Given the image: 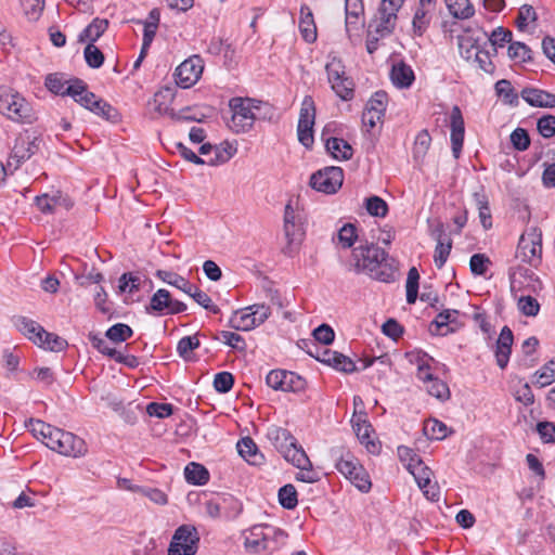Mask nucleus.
Instances as JSON below:
<instances>
[{
	"label": "nucleus",
	"mask_w": 555,
	"mask_h": 555,
	"mask_svg": "<svg viewBox=\"0 0 555 555\" xmlns=\"http://www.w3.org/2000/svg\"><path fill=\"white\" fill-rule=\"evenodd\" d=\"M26 426L36 439L52 451L70 457H81L87 453L86 442L73 433L33 418Z\"/></svg>",
	"instance_id": "1"
},
{
	"label": "nucleus",
	"mask_w": 555,
	"mask_h": 555,
	"mask_svg": "<svg viewBox=\"0 0 555 555\" xmlns=\"http://www.w3.org/2000/svg\"><path fill=\"white\" fill-rule=\"evenodd\" d=\"M347 269L358 274H367L382 282L393 280V271L387 264L386 251L373 243L360 244L353 248L347 262Z\"/></svg>",
	"instance_id": "2"
},
{
	"label": "nucleus",
	"mask_w": 555,
	"mask_h": 555,
	"mask_svg": "<svg viewBox=\"0 0 555 555\" xmlns=\"http://www.w3.org/2000/svg\"><path fill=\"white\" fill-rule=\"evenodd\" d=\"M244 548L249 554L268 555L285 545L288 534L274 526L256 525L243 532Z\"/></svg>",
	"instance_id": "3"
},
{
	"label": "nucleus",
	"mask_w": 555,
	"mask_h": 555,
	"mask_svg": "<svg viewBox=\"0 0 555 555\" xmlns=\"http://www.w3.org/2000/svg\"><path fill=\"white\" fill-rule=\"evenodd\" d=\"M230 128L237 133L251 129L257 119H270L273 115V108L269 103L249 98H234L230 101Z\"/></svg>",
	"instance_id": "4"
},
{
	"label": "nucleus",
	"mask_w": 555,
	"mask_h": 555,
	"mask_svg": "<svg viewBox=\"0 0 555 555\" xmlns=\"http://www.w3.org/2000/svg\"><path fill=\"white\" fill-rule=\"evenodd\" d=\"M0 114L17 124H33L37 113L33 105L12 88L0 87Z\"/></svg>",
	"instance_id": "5"
},
{
	"label": "nucleus",
	"mask_w": 555,
	"mask_h": 555,
	"mask_svg": "<svg viewBox=\"0 0 555 555\" xmlns=\"http://www.w3.org/2000/svg\"><path fill=\"white\" fill-rule=\"evenodd\" d=\"M267 438L287 462L292 464L308 462L305 450L298 446L296 438L287 429L270 426Z\"/></svg>",
	"instance_id": "6"
},
{
	"label": "nucleus",
	"mask_w": 555,
	"mask_h": 555,
	"mask_svg": "<svg viewBox=\"0 0 555 555\" xmlns=\"http://www.w3.org/2000/svg\"><path fill=\"white\" fill-rule=\"evenodd\" d=\"M14 324L23 335L43 349L61 351L66 346V341L63 338L53 333H48L34 320L18 317L15 319Z\"/></svg>",
	"instance_id": "7"
},
{
	"label": "nucleus",
	"mask_w": 555,
	"mask_h": 555,
	"mask_svg": "<svg viewBox=\"0 0 555 555\" xmlns=\"http://www.w3.org/2000/svg\"><path fill=\"white\" fill-rule=\"evenodd\" d=\"M336 469L362 492L370 491L372 483L370 476L359 461L350 453L343 450L334 451Z\"/></svg>",
	"instance_id": "8"
},
{
	"label": "nucleus",
	"mask_w": 555,
	"mask_h": 555,
	"mask_svg": "<svg viewBox=\"0 0 555 555\" xmlns=\"http://www.w3.org/2000/svg\"><path fill=\"white\" fill-rule=\"evenodd\" d=\"M404 0H382L375 18L370 24L371 33L386 37L392 33L397 24V13Z\"/></svg>",
	"instance_id": "9"
},
{
	"label": "nucleus",
	"mask_w": 555,
	"mask_h": 555,
	"mask_svg": "<svg viewBox=\"0 0 555 555\" xmlns=\"http://www.w3.org/2000/svg\"><path fill=\"white\" fill-rule=\"evenodd\" d=\"M542 255V232L537 227H531L520 236L516 249V258L521 262L537 266Z\"/></svg>",
	"instance_id": "10"
},
{
	"label": "nucleus",
	"mask_w": 555,
	"mask_h": 555,
	"mask_svg": "<svg viewBox=\"0 0 555 555\" xmlns=\"http://www.w3.org/2000/svg\"><path fill=\"white\" fill-rule=\"evenodd\" d=\"M199 534L192 525L178 527L168 547V555H195L198 550Z\"/></svg>",
	"instance_id": "11"
},
{
	"label": "nucleus",
	"mask_w": 555,
	"mask_h": 555,
	"mask_svg": "<svg viewBox=\"0 0 555 555\" xmlns=\"http://www.w3.org/2000/svg\"><path fill=\"white\" fill-rule=\"evenodd\" d=\"M333 91L345 101L353 98V82L346 76L345 66L337 57H332L325 66Z\"/></svg>",
	"instance_id": "12"
},
{
	"label": "nucleus",
	"mask_w": 555,
	"mask_h": 555,
	"mask_svg": "<svg viewBox=\"0 0 555 555\" xmlns=\"http://www.w3.org/2000/svg\"><path fill=\"white\" fill-rule=\"evenodd\" d=\"M39 138L33 135L28 131L16 138L15 144L8 159V168L11 172L16 170L22 163L30 158V156L39 150Z\"/></svg>",
	"instance_id": "13"
},
{
	"label": "nucleus",
	"mask_w": 555,
	"mask_h": 555,
	"mask_svg": "<svg viewBox=\"0 0 555 555\" xmlns=\"http://www.w3.org/2000/svg\"><path fill=\"white\" fill-rule=\"evenodd\" d=\"M315 119V105L311 95H306L301 102L297 134L299 142L310 147L313 144V126Z\"/></svg>",
	"instance_id": "14"
},
{
	"label": "nucleus",
	"mask_w": 555,
	"mask_h": 555,
	"mask_svg": "<svg viewBox=\"0 0 555 555\" xmlns=\"http://www.w3.org/2000/svg\"><path fill=\"white\" fill-rule=\"evenodd\" d=\"M344 172L340 167H325L310 178L312 189L326 194L335 193L343 184Z\"/></svg>",
	"instance_id": "15"
},
{
	"label": "nucleus",
	"mask_w": 555,
	"mask_h": 555,
	"mask_svg": "<svg viewBox=\"0 0 555 555\" xmlns=\"http://www.w3.org/2000/svg\"><path fill=\"white\" fill-rule=\"evenodd\" d=\"M267 385L281 391L297 392L305 389L306 380L294 372L272 370L266 377Z\"/></svg>",
	"instance_id": "16"
},
{
	"label": "nucleus",
	"mask_w": 555,
	"mask_h": 555,
	"mask_svg": "<svg viewBox=\"0 0 555 555\" xmlns=\"http://www.w3.org/2000/svg\"><path fill=\"white\" fill-rule=\"evenodd\" d=\"M284 233L288 244L300 242L305 235V217L289 202L284 209Z\"/></svg>",
	"instance_id": "17"
},
{
	"label": "nucleus",
	"mask_w": 555,
	"mask_h": 555,
	"mask_svg": "<svg viewBox=\"0 0 555 555\" xmlns=\"http://www.w3.org/2000/svg\"><path fill=\"white\" fill-rule=\"evenodd\" d=\"M410 474L414 477L418 488L423 491L424 495L430 501H438L440 490L436 482L431 481L433 472L424 464V462H417L416 464H410Z\"/></svg>",
	"instance_id": "18"
},
{
	"label": "nucleus",
	"mask_w": 555,
	"mask_h": 555,
	"mask_svg": "<svg viewBox=\"0 0 555 555\" xmlns=\"http://www.w3.org/2000/svg\"><path fill=\"white\" fill-rule=\"evenodd\" d=\"M204 69L203 60L193 55L182 62L176 69L177 85L181 88H190L201 78Z\"/></svg>",
	"instance_id": "19"
},
{
	"label": "nucleus",
	"mask_w": 555,
	"mask_h": 555,
	"mask_svg": "<svg viewBox=\"0 0 555 555\" xmlns=\"http://www.w3.org/2000/svg\"><path fill=\"white\" fill-rule=\"evenodd\" d=\"M464 317L459 310L447 309L437 314L430 324V332L441 336L454 333L464 325Z\"/></svg>",
	"instance_id": "20"
},
{
	"label": "nucleus",
	"mask_w": 555,
	"mask_h": 555,
	"mask_svg": "<svg viewBox=\"0 0 555 555\" xmlns=\"http://www.w3.org/2000/svg\"><path fill=\"white\" fill-rule=\"evenodd\" d=\"M387 101L388 96L384 91H377L372 95L362 114V122L365 127L372 129L383 119L387 107Z\"/></svg>",
	"instance_id": "21"
},
{
	"label": "nucleus",
	"mask_w": 555,
	"mask_h": 555,
	"mask_svg": "<svg viewBox=\"0 0 555 555\" xmlns=\"http://www.w3.org/2000/svg\"><path fill=\"white\" fill-rule=\"evenodd\" d=\"M352 428L361 442L370 453H377L379 450L378 443L373 438L374 430L367 421L365 412H356L351 418Z\"/></svg>",
	"instance_id": "22"
},
{
	"label": "nucleus",
	"mask_w": 555,
	"mask_h": 555,
	"mask_svg": "<svg viewBox=\"0 0 555 555\" xmlns=\"http://www.w3.org/2000/svg\"><path fill=\"white\" fill-rule=\"evenodd\" d=\"M452 153L455 158L460 157L464 142V119L457 105H454L450 114Z\"/></svg>",
	"instance_id": "23"
},
{
	"label": "nucleus",
	"mask_w": 555,
	"mask_h": 555,
	"mask_svg": "<svg viewBox=\"0 0 555 555\" xmlns=\"http://www.w3.org/2000/svg\"><path fill=\"white\" fill-rule=\"evenodd\" d=\"M511 289L514 296H518L521 292L531 296L538 294L542 289V282L532 272L514 276L511 283Z\"/></svg>",
	"instance_id": "24"
},
{
	"label": "nucleus",
	"mask_w": 555,
	"mask_h": 555,
	"mask_svg": "<svg viewBox=\"0 0 555 555\" xmlns=\"http://www.w3.org/2000/svg\"><path fill=\"white\" fill-rule=\"evenodd\" d=\"M521 98L530 105L534 107H555V94L537 89V88H525L521 91Z\"/></svg>",
	"instance_id": "25"
},
{
	"label": "nucleus",
	"mask_w": 555,
	"mask_h": 555,
	"mask_svg": "<svg viewBox=\"0 0 555 555\" xmlns=\"http://www.w3.org/2000/svg\"><path fill=\"white\" fill-rule=\"evenodd\" d=\"M315 358L319 361H322V362L333 366L337 371H340L344 373H352L356 371V365H354L353 361L350 358H348L341 353H338L336 351L324 350L322 356L318 354V356H315Z\"/></svg>",
	"instance_id": "26"
},
{
	"label": "nucleus",
	"mask_w": 555,
	"mask_h": 555,
	"mask_svg": "<svg viewBox=\"0 0 555 555\" xmlns=\"http://www.w3.org/2000/svg\"><path fill=\"white\" fill-rule=\"evenodd\" d=\"M238 454L249 464L259 466L264 462V456L260 453L257 444L249 437L242 438L236 443Z\"/></svg>",
	"instance_id": "27"
},
{
	"label": "nucleus",
	"mask_w": 555,
	"mask_h": 555,
	"mask_svg": "<svg viewBox=\"0 0 555 555\" xmlns=\"http://www.w3.org/2000/svg\"><path fill=\"white\" fill-rule=\"evenodd\" d=\"M482 44H488L487 33H482L477 37L464 36L460 38L459 41L460 53L466 61L472 62L475 57V53H477V50H479Z\"/></svg>",
	"instance_id": "28"
},
{
	"label": "nucleus",
	"mask_w": 555,
	"mask_h": 555,
	"mask_svg": "<svg viewBox=\"0 0 555 555\" xmlns=\"http://www.w3.org/2000/svg\"><path fill=\"white\" fill-rule=\"evenodd\" d=\"M299 30L307 42L311 43L317 40V26L313 14L308 5L300 8Z\"/></svg>",
	"instance_id": "29"
},
{
	"label": "nucleus",
	"mask_w": 555,
	"mask_h": 555,
	"mask_svg": "<svg viewBox=\"0 0 555 555\" xmlns=\"http://www.w3.org/2000/svg\"><path fill=\"white\" fill-rule=\"evenodd\" d=\"M390 78L396 87L409 88L414 81V73L411 66L400 62L392 66Z\"/></svg>",
	"instance_id": "30"
},
{
	"label": "nucleus",
	"mask_w": 555,
	"mask_h": 555,
	"mask_svg": "<svg viewBox=\"0 0 555 555\" xmlns=\"http://www.w3.org/2000/svg\"><path fill=\"white\" fill-rule=\"evenodd\" d=\"M327 152L336 159L348 160L352 157V147L340 138H328L325 140Z\"/></svg>",
	"instance_id": "31"
},
{
	"label": "nucleus",
	"mask_w": 555,
	"mask_h": 555,
	"mask_svg": "<svg viewBox=\"0 0 555 555\" xmlns=\"http://www.w3.org/2000/svg\"><path fill=\"white\" fill-rule=\"evenodd\" d=\"M555 382V358L543 364L532 375V384L539 388L550 386Z\"/></svg>",
	"instance_id": "32"
},
{
	"label": "nucleus",
	"mask_w": 555,
	"mask_h": 555,
	"mask_svg": "<svg viewBox=\"0 0 555 555\" xmlns=\"http://www.w3.org/2000/svg\"><path fill=\"white\" fill-rule=\"evenodd\" d=\"M170 304V293L167 289L160 288L152 296L147 311L162 315L168 313Z\"/></svg>",
	"instance_id": "33"
},
{
	"label": "nucleus",
	"mask_w": 555,
	"mask_h": 555,
	"mask_svg": "<svg viewBox=\"0 0 555 555\" xmlns=\"http://www.w3.org/2000/svg\"><path fill=\"white\" fill-rule=\"evenodd\" d=\"M107 20L94 18L79 35V41L95 42L107 29Z\"/></svg>",
	"instance_id": "34"
},
{
	"label": "nucleus",
	"mask_w": 555,
	"mask_h": 555,
	"mask_svg": "<svg viewBox=\"0 0 555 555\" xmlns=\"http://www.w3.org/2000/svg\"><path fill=\"white\" fill-rule=\"evenodd\" d=\"M230 325L237 331H250L257 327L248 307L234 312L230 319Z\"/></svg>",
	"instance_id": "35"
},
{
	"label": "nucleus",
	"mask_w": 555,
	"mask_h": 555,
	"mask_svg": "<svg viewBox=\"0 0 555 555\" xmlns=\"http://www.w3.org/2000/svg\"><path fill=\"white\" fill-rule=\"evenodd\" d=\"M156 276L163 282L177 287L178 289L184 292L185 294H191L193 291V284H191L183 276L166 270H158L156 272Z\"/></svg>",
	"instance_id": "36"
},
{
	"label": "nucleus",
	"mask_w": 555,
	"mask_h": 555,
	"mask_svg": "<svg viewBox=\"0 0 555 555\" xmlns=\"http://www.w3.org/2000/svg\"><path fill=\"white\" fill-rule=\"evenodd\" d=\"M475 205L479 211V218L482 227L488 230L492 227V218L489 208V199L483 191L473 194Z\"/></svg>",
	"instance_id": "37"
},
{
	"label": "nucleus",
	"mask_w": 555,
	"mask_h": 555,
	"mask_svg": "<svg viewBox=\"0 0 555 555\" xmlns=\"http://www.w3.org/2000/svg\"><path fill=\"white\" fill-rule=\"evenodd\" d=\"M452 16L466 20L474 15L475 10L469 0H444Z\"/></svg>",
	"instance_id": "38"
},
{
	"label": "nucleus",
	"mask_w": 555,
	"mask_h": 555,
	"mask_svg": "<svg viewBox=\"0 0 555 555\" xmlns=\"http://www.w3.org/2000/svg\"><path fill=\"white\" fill-rule=\"evenodd\" d=\"M184 476L188 482L193 485H205L209 479L208 470L198 463H189L184 468Z\"/></svg>",
	"instance_id": "39"
},
{
	"label": "nucleus",
	"mask_w": 555,
	"mask_h": 555,
	"mask_svg": "<svg viewBox=\"0 0 555 555\" xmlns=\"http://www.w3.org/2000/svg\"><path fill=\"white\" fill-rule=\"evenodd\" d=\"M413 357L414 359H411V361H414L417 365L418 379L425 384L433 380L434 375L431 373L430 362H434V359L425 352H417Z\"/></svg>",
	"instance_id": "40"
},
{
	"label": "nucleus",
	"mask_w": 555,
	"mask_h": 555,
	"mask_svg": "<svg viewBox=\"0 0 555 555\" xmlns=\"http://www.w3.org/2000/svg\"><path fill=\"white\" fill-rule=\"evenodd\" d=\"M236 146L230 142H222L219 145L215 146V158H209L207 164L209 165H218L227 163L230 158L234 156L236 153Z\"/></svg>",
	"instance_id": "41"
},
{
	"label": "nucleus",
	"mask_w": 555,
	"mask_h": 555,
	"mask_svg": "<svg viewBox=\"0 0 555 555\" xmlns=\"http://www.w3.org/2000/svg\"><path fill=\"white\" fill-rule=\"evenodd\" d=\"M515 298L517 299L518 309L525 315L534 317L538 314L540 305L533 296L521 292V294H518V296H515Z\"/></svg>",
	"instance_id": "42"
},
{
	"label": "nucleus",
	"mask_w": 555,
	"mask_h": 555,
	"mask_svg": "<svg viewBox=\"0 0 555 555\" xmlns=\"http://www.w3.org/2000/svg\"><path fill=\"white\" fill-rule=\"evenodd\" d=\"M93 103L94 104L89 107L90 112L105 118L106 120L116 121L118 119V112L106 101L96 96Z\"/></svg>",
	"instance_id": "43"
},
{
	"label": "nucleus",
	"mask_w": 555,
	"mask_h": 555,
	"mask_svg": "<svg viewBox=\"0 0 555 555\" xmlns=\"http://www.w3.org/2000/svg\"><path fill=\"white\" fill-rule=\"evenodd\" d=\"M357 240V228L352 223L344 224L337 233V244L343 248H350Z\"/></svg>",
	"instance_id": "44"
},
{
	"label": "nucleus",
	"mask_w": 555,
	"mask_h": 555,
	"mask_svg": "<svg viewBox=\"0 0 555 555\" xmlns=\"http://www.w3.org/2000/svg\"><path fill=\"white\" fill-rule=\"evenodd\" d=\"M512 40V31L498 27L494 29L490 36L487 35V41L489 48L493 53L496 52V47H503L505 43L511 42Z\"/></svg>",
	"instance_id": "45"
},
{
	"label": "nucleus",
	"mask_w": 555,
	"mask_h": 555,
	"mask_svg": "<svg viewBox=\"0 0 555 555\" xmlns=\"http://www.w3.org/2000/svg\"><path fill=\"white\" fill-rule=\"evenodd\" d=\"M431 138L427 130H422L417 133L414 146L413 156L416 160L423 159L430 146Z\"/></svg>",
	"instance_id": "46"
},
{
	"label": "nucleus",
	"mask_w": 555,
	"mask_h": 555,
	"mask_svg": "<svg viewBox=\"0 0 555 555\" xmlns=\"http://www.w3.org/2000/svg\"><path fill=\"white\" fill-rule=\"evenodd\" d=\"M132 328L124 323H117L106 331V337L114 343H121L132 336Z\"/></svg>",
	"instance_id": "47"
},
{
	"label": "nucleus",
	"mask_w": 555,
	"mask_h": 555,
	"mask_svg": "<svg viewBox=\"0 0 555 555\" xmlns=\"http://www.w3.org/2000/svg\"><path fill=\"white\" fill-rule=\"evenodd\" d=\"M299 472L296 475L298 481L313 483L320 480V474L313 469L311 461L308 459L307 463L293 464Z\"/></svg>",
	"instance_id": "48"
},
{
	"label": "nucleus",
	"mask_w": 555,
	"mask_h": 555,
	"mask_svg": "<svg viewBox=\"0 0 555 555\" xmlns=\"http://www.w3.org/2000/svg\"><path fill=\"white\" fill-rule=\"evenodd\" d=\"M492 53L489 46L482 44V47L477 50V53H475V57L472 62L476 63L483 72L492 73L494 69V65L491 61Z\"/></svg>",
	"instance_id": "49"
},
{
	"label": "nucleus",
	"mask_w": 555,
	"mask_h": 555,
	"mask_svg": "<svg viewBox=\"0 0 555 555\" xmlns=\"http://www.w3.org/2000/svg\"><path fill=\"white\" fill-rule=\"evenodd\" d=\"M279 501L284 508L293 509L296 507L298 500L295 487L291 483L283 486L279 490Z\"/></svg>",
	"instance_id": "50"
},
{
	"label": "nucleus",
	"mask_w": 555,
	"mask_h": 555,
	"mask_svg": "<svg viewBox=\"0 0 555 555\" xmlns=\"http://www.w3.org/2000/svg\"><path fill=\"white\" fill-rule=\"evenodd\" d=\"M513 395L518 402L530 405L534 402V396L528 383L519 379L514 386Z\"/></svg>",
	"instance_id": "51"
},
{
	"label": "nucleus",
	"mask_w": 555,
	"mask_h": 555,
	"mask_svg": "<svg viewBox=\"0 0 555 555\" xmlns=\"http://www.w3.org/2000/svg\"><path fill=\"white\" fill-rule=\"evenodd\" d=\"M495 91L499 96L504 99L505 103L511 105H516L518 103V95L508 80H499L495 83Z\"/></svg>",
	"instance_id": "52"
},
{
	"label": "nucleus",
	"mask_w": 555,
	"mask_h": 555,
	"mask_svg": "<svg viewBox=\"0 0 555 555\" xmlns=\"http://www.w3.org/2000/svg\"><path fill=\"white\" fill-rule=\"evenodd\" d=\"M190 297L194 299L196 304H198L204 309L217 314L220 309L216 306L211 298L203 291H201L197 286L193 285V291L191 294H188Z\"/></svg>",
	"instance_id": "53"
},
{
	"label": "nucleus",
	"mask_w": 555,
	"mask_h": 555,
	"mask_svg": "<svg viewBox=\"0 0 555 555\" xmlns=\"http://www.w3.org/2000/svg\"><path fill=\"white\" fill-rule=\"evenodd\" d=\"M426 389L430 396L439 400H447L450 397L448 385L437 377H433V380L426 384Z\"/></svg>",
	"instance_id": "54"
},
{
	"label": "nucleus",
	"mask_w": 555,
	"mask_h": 555,
	"mask_svg": "<svg viewBox=\"0 0 555 555\" xmlns=\"http://www.w3.org/2000/svg\"><path fill=\"white\" fill-rule=\"evenodd\" d=\"M199 347V339L196 335L182 337L177 345V351L184 360L190 359V354L193 350Z\"/></svg>",
	"instance_id": "55"
},
{
	"label": "nucleus",
	"mask_w": 555,
	"mask_h": 555,
	"mask_svg": "<svg viewBox=\"0 0 555 555\" xmlns=\"http://www.w3.org/2000/svg\"><path fill=\"white\" fill-rule=\"evenodd\" d=\"M363 8L360 0H346V28L350 30L353 25L358 24V17L362 13Z\"/></svg>",
	"instance_id": "56"
},
{
	"label": "nucleus",
	"mask_w": 555,
	"mask_h": 555,
	"mask_svg": "<svg viewBox=\"0 0 555 555\" xmlns=\"http://www.w3.org/2000/svg\"><path fill=\"white\" fill-rule=\"evenodd\" d=\"M451 248H452V243L450 240H448L447 242H443L441 240V233L439 234L438 236V243H437V246L435 248V255H434V261H435V264L440 269L444 266L449 255H450V251H451Z\"/></svg>",
	"instance_id": "57"
},
{
	"label": "nucleus",
	"mask_w": 555,
	"mask_h": 555,
	"mask_svg": "<svg viewBox=\"0 0 555 555\" xmlns=\"http://www.w3.org/2000/svg\"><path fill=\"white\" fill-rule=\"evenodd\" d=\"M86 63L92 68H99L103 65L104 54L93 43H88L83 51Z\"/></svg>",
	"instance_id": "58"
},
{
	"label": "nucleus",
	"mask_w": 555,
	"mask_h": 555,
	"mask_svg": "<svg viewBox=\"0 0 555 555\" xmlns=\"http://www.w3.org/2000/svg\"><path fill=\"white\" fill-rule=\"evenodd\" d=\"M20 2L25 15L31 21L38 20L44 8V0H20Z\"/></svg>",
	"instance_id": "59"
},
{
	"label": "nucleus",
	"mask_w": 555,
	"mask_h": 555,
	"mask_svg": "<svg viewBox=\"0 0 555 555\" xmlns=\"http://www.w3.org/2000/svg\"><path fill=\"white\" fill-rule=\"evenodd\" d=\"M67 83L60 74H50L46 78V87L55 94L65 95Z\"/></svg>",
	"instance_id": "60"
},
{
	"label": "nucleus",
	"mask_w": 555,
	"mask_h": 555,
	"mask_svg": "<svg viewBox=\"0 0 555 555\" xmlns=\"http://www.w3.org/2000/svg\"><path fill=\"white\" fill-rule=\"evenodd\" d=\"M35 204L41 212L52 214L54 211V208L60 204V197L50 196L49 194H42L36 196Z\"/></svg>",
	"instance_id": "61"
},
{
	"label": "nucleus",
	"mask_w": 555,
	"mask_h": 555,
	"mask_svg": "<svg viewBox=\"0 0 555 555\" xmlns=\"http://www.w3.org/2000/svg\"><path fill=\"white\" fill-rule=\"evenodd\" d=\"M424 430L431 439L441 440L447 437L448 427L438 420H431L426 423Z\"/></svg>",
	"instance_id": "62"
},
{
	"label": "nucleus",
	"mask_w": 555,
	"mask_h": 555,
	"mask_svg": "<svg viewBox=\"0 0 555 555\" xmlns=\"http://www.w3.org/2000/svg\"><path fill=\"white\" fill-rule=\"evenodd\" d=\"M366 210L375 217H385L388 211L387 203L378 196H372L366 199Z\"/></svg>",
	"instance_id": "63"
},
{
	"label": "nucleus",
	"mask_w": 555,
	"mask_h": 555,
	"mask_svg": "<svg viewBox=\"0 0 555 555\" xmlns=\"http://www.w3.org/2000/svg\"><path fill=\"white\" fill-rule=\"evenodd\" d=\"M538 130L544 138H552L555 135V116H543L538 120Z\"/></svg>",
	"instance_id": "64"
}]
</instances>
